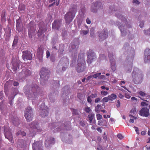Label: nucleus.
Instances as JSON below:
<instances>
[{"label": "nucleus", "mask_w": 150, "mask_h": 150, "mask_svg": "<svg viewBox=\"0 0 150 150\" xmlns=\"http://www.w3.org/2000/svg\"><path fill=\"white\" fill-rule=\"evenodd\" d=\"M136 110L135 108H133L131 110L130 113L131 115H134L136 113Z\"/></svg>", "instance_id": "obj_36"}, {"label": "nucleus", "mask_w": 150, "mask_h": 150, "mask_svg": "<svg viewBox=\"0 0 150 150\" xmlns=\"http://www.w3.org/2000/svg\"><path fill=\"white\" fill-rule=\"evenodd\" d=\"M22 57L24 60L25 59L31 60L32 59V55L30 52L23 51Z\"/></svg>", "instance_id": "obj_15"}, {"label": "nucleus", "mask_w": 150, "mask_h": 150, "mask_svg": "<svg viewBox=\"0 0 150 150\" xmlns=\"http://www.w3.org/2000/svg\"><path fill=\"white\" fill-rule=\"evenodd\" d=\"M100 100V99L99 98H96L94 101L95 103H98L99 102Z\"/></svg>", "instance_id": "obj_53"}, {"label": "nucleus", "mask_w": 150, "mask_h": 150, "mask_svg": "<svg viewBox=\"0 0 150 150\" xmlns=\"http://www.w3.org/2000/svg\"><path fill=\"white\" fill-rule=\"evenodd\" d=\"M72 112L73 114L75 115H77L78 114L77 110L75 109H73Z\"/></svg>", "instance_id": "obj_44"}, {"label": "nucleus", "mask_w": 150, "mask_h": 150, "mask_svg": "<svg viewBox=\"0 0 150 150\" xmlns=\"http://www.w3.org/2000/svg\"><path fill=\"white\" fill-rule=\"evenodd\" d=\"M62 20L57 19L54 20L52 23V28L53 29H58L61 25Z\"/></svg>", "instance_id": "obj_16"}, {"label": "nucleus", "mask_w": 150, "mask_h": 150, "mask_svg": "<svg viewBox=\"0 0 150 150\" xmlns=\"http://www.w3.org/2000/svg\"><path fill=\"white\" fill-rule=\"evenodd\" d=\"M96 117H97V119L98 120H100L102 118V116L101 115H100V114H97L96 115Z\"/></svg>", "instance_id": "obj_45"}, {"label": "nucleus", "mask_w": 150, "mask_h": 150, "mask_svg": "<svg viewBox=\"0 0 150 150\" xmlns=\"http://www.w3.org/2000/svg\"><path fill=\"white\" fill-rule=\"evenodd\" d=\"M3 94V91H1L0 93V98L2 100L3 98L2 96Z\"/></svg>", "instance_id": "obj_57"}, {"label": "nucleus", "mask_w": 150, "mask_h": 150, "mask_svg": "<svg viewBox=\"0 0 150 150\" xmlns=\"http://www.w3.org/2000/svg\"><path fill=\"white\" fill-rule=\"evenodd\" d=\"M18 68V64L16 62L13 63V71L15 72Z\"/></svg>", "instance_id": "obj_29"}, {"label": "nucleus", "mask_w": 150, "mask_h": 150, "mask_svg": "<svg viewBox=\"0 0 150 150\" xmlns=\"http://www.w3.org/2000/svg\"><path fill=\"white\" fill-rule=\"evenodd\" d=\"M18 38H15L13 43L12 46L13 47H15L16 46L18 42Z\"/></svg>", "instance_id": "obj_35"}, {"label": "nucleus", "mask_w": 150, "mask_h": 150, "mask_svg": "<svg viewBox=\"0 0 150 150\" xmlns=\"http://www.w3.org/2000/svg\"><path fill=\"white\" fill-rule=\"evenodd\" d=\"M46 57L47 58H48L50 56V52L48 50H47L46 51Z\"/></svg>", "instance_id": "obj_54"}, {"label": "nucleus", "mask_w": 150, "mask_h": 150, "mask_svg": "<svg viewBox=\"0 0 150 150\" xmlns=\"http://www.w3.org/2000/svg\"><path fill=\"white\" fill-rule=\"evenodd\" d=\"M94 116L95 115L92 113L88 115V117L90 123L92 122Z\"/></svg>", "instance_id": "obj_28"}, {"label": "nucleus", "mask_w": 150, "mask_h": 150, "mask_svg": "<svg viewBox=\"0 0 150 150\" xmlns=\"http://www.w3.org/2000/svg\"><path fill=\"white\" fill-rule=\"evenodd\" d=\"M101 94L104 96H106L108 94V92L107 91H102L100 92Z\"/></svg>", "instance_id": "obj_39"}, {"label": "nucleus", "mask_w": 150, "mask_h": 150, "mask_svg": "<svg viewBox=\"0 0 150 150\" xmlns=\"http://www.w3.org/2000/svg\"><path fill=\"white\" fill-rule=\"evenodd\" d=\"M21 73H24L25 74V76H27L30 75L31 74V72L29 70L26 69L25 70H23L22 71Z\"/></svg>", "instance_id": "obj_26"}, {"label": "nucleus", "mask_w": 150, "mask_h": 150, "mask_svg": "<svg viewBox=\"0 0 150 150\" xmlns=\"http://www.w3.org/2000/svg\"><path fill=\"white\" fill-rule=\"evenodd\" d=\"M77 6L76 5H73L69 9V11L65 15L64 18L66 23L69 25L75 16V13L77 11Z\"/></svg>", "instance_id": "obj_3"}, {"label": "nucleus", "mask_w": 150, "mask_h": 150, "mask_svg": "<svg viewBox=\"0 0 150 150\" xmlns=\"http://www.w3.org/2000/svg\"><path fill=\"white\" fill-rule=\"evenodd\" d=\"M98 96L97 93H92L90 96H88L87 98V100L88 102L91 103L92 101V98H96Z\"/></svg>", "instance_id": "obj_24"}, {"label": "nucleus", "mask_w": 150, "mask_h": 150, "mask_svg": "<svg viewBox=\"0 0 150 150\" xmlns=\"http://www.w3.org/2000/svg\"><path fill=\"white\" fill-rule=\"evenodd\" d=\"M109 100L112 101L116 99L117 98V96L115 94L112 93L108 96Z\"/></svg>", "instance_id": "obj_27"}, {"label": "nucleus", "mask_w": 150, "mask_h": 150, "mask_svg": "<svg viewBox=\"0 0 150 150\" xmlns=\"http://www.w3.org/2000/svg\"><path fill=\"white\" fill-rule=\"evenodd\" d=\"M50 72L46 68L43 67L41 69L40 72V82L41 84L43 85L48 80L50 76Z\"/></svg>", "instance_id": "obj_5"}, {"label": "nucleus", "mask_w": 150, "mask_h": 150, "mask_svg": "<svg viewBox=\"0 0 150 150\" xmlns=\"http://www.w3.org/2000/svg\"><path fill=\"white\" fill-rule=\"evenodd\" d=\"M84 110L86 113H89L91 110V109L89 107H87L85 108Z\"/></svg>", "instance_id": "obj_40"}, {"label": "nucleus", "mask_w": 150, "mask_h": 150, "mask_svg": "<svg viewBox=\"0 0 150 150\" xmlns=\"http://www.w3.org/2000/svg\"><path fill=\"white\" fill-rule=\"evenodd\" d=\"M49 109L47 106L44 105V104H42L40 110V115L42 117H45L48 115Z\"/></svg>", "instance_id": "obj_9"}, {"label": "nucleus", "mask_w": 150, "mask_h": 150, "mask_svg": "<svg viewBox=\"0 0 150 150\" xmlns=\"http://www.w3.org/2000/svg\"><path fill=\"white\" fill-rule=\"evenodd\" d=\"M89 32V30H81L80 31V33L81 34H83L84 35H86Z\"/></svg>", "instance_id": "obj_37"}, {"label": "nucleus", "mask_w": 150, "mask_h": 150, "mask_svg": "<svg viewBox=\"0 0 150 150\" xmlns=\"http://www.w3.org/2000/svg\"><path fill=\"white\" fill-rule=\"evenodd\" d=\"M103 5L102 3L99 2L97 1L93 2L91 6V10L93 12H96L98 9H102Z\"/></svg>", "instance_id": "obj_10"}, {"label": "nucleus", "mask_w": 150, "mask_h": 150, "mask_svg": "<svg viewBox=\"0 0 150 150\" xmlns=\"http://www.w3.org/2000/svg\"><path fill=\"white\" fill-rule=\"evenodd\" d=\"M129 116L130 117V119L129 120V122L130 123H134V119H137V117L134 116L132 115H129Z\"/></svg>", "instance_id": "obj_31"}, {"label": "nucleus", "mask_w": 150, "mask_h": 150, "mask_svg": "<svg viewBox=\"0 0 150 150\" xmlns=\"http://www.w3.org/2000/svg\"><path fill=\"white\" fill-rule=\"evenodd\" d=\"M150 29H149L147 30H144V33L146 34H148V33L149 34V35H150Z\"/></svg>", "instance_id": "obj_49"}, {"label": "nucleus", "mask_w": 150, "mask_h": 150, "mask_svg": "<svg viewBox=\"0 0 150 150\" xmlns=\"http://www.w3.org/2000/svg\"><path fill=\"white\" fill-rule=\"evenodd\" d=\"M25 9V6L24 5H21L19 7V9L21 11Z\"/></svg>", "instance_id": "obj_38"}, {"label": "nucleus", "mask_w": 150, "mask_h": 150, "mask_svg": "<svg viewBox=\"0 0 150 150\" xmlns=\"http://www.w3.org/2000/svg\"><path fill=\"white\" fill-rule=\"evenodd\" d=\"M33 116V110L30 107H27L25 110L24 116L28 122H30L32 120Z\"/></svg>", "instance_id": "obj_7"}, {"label": "nucleus", "mask_w": 150, "mask_h": 150, "mask_svg": "<svg viewBox=\"0 0 150 150\" xmlns=\"http://www.w3.org/2000/svg\"><path fill=\"white\" fill-rule=\"evenodd\" d=\"M95 54V53L91 49L89 50L87 54L88 59L87 61L88 64H91L96 59V58Z\"/></svg>", "instance_id": "obj_8"}, {"label": "nucleus", "mask_w": 150, "mask_h": 150, "mask_svg": "<svg viewBox=\"0 0 150 150\" xmlns=\"http://www.w3.org/2000/svg\"><path fill=\"white\" fill-rule=\"evenodd\" d=\"M43 24L44 23L41 22L39 24V29L38 30V33L40 35H42V34L44 33L47 30V29L45 28Z\"/></svg>", "instance_id": "obj_19"}, {"label": "nucleus", "mask_w": 150, "mask_h": 150, "mask_svg": "<svg viewBox=\"0 0 150 150\" xmlns=\"http://www.w3.org/2000/svg\"><path fill=\"white\" fill-rule=\"evenodd\" d=\"M52 125H54L55 126H57V125H60H60H61V123L60 122H55L54 123H53Z\"/></svg>", "instance_id": "obj_56"}, {"label": "nucleus", "mask_w": 150, "mask_h": 150, "mask_svg": "<svg viewBox=\"0 0 150 150\" xmlns=\"http://www.w3.org/2000/svg\"><path fill=\"white\" fill-rule=\"evenodd\" d=\"M119 28L120 30V31H121L122 34L123 35V33H124V26H119Z\"/></svg>", "instance_id": "obj_43"}, {"label": "nucleus", "mask_w": 150, "mask_h": 150, "mask_svg": "<svg viewBox=\"0 0 150 150\" xmlns=\"http://www.w3.org/2000/svg\"><path fill=\"white\" fill-rule=\"evenodd\" d=\"M101 107V105L99 104L97 105V106L95 107L96 112H99L100 111V108Z\"/></svg>", "instance_id": "obj_34"}, {"label": "nucleus", "mask_w": 150, "mask_h": 150, "mask_svg": "<svg viewBox=\"0 0 150 150\" xmlns=\"http://www.w3.org/2000/svg\"><path fill=\"white\" fill-rule=\"evenodd\" d=\"M81 56L79 55L77 60L78 64L76 67V70L78 72L80 73L83 72L86 68V64L83 55L81 58Z\"/></svg>", "instance_id": "obj_4"}, {"label": "nucleus", "mask_w": 150, "mask_h": 150, "mask_svg": "<svg viewBox=\"0 0 150 150\" xmlns=\"http://www.w3.org/2000/svg\"><path fill=\"white\" fill-rule=\"evenodd\" d=\"M113 56V55L111 54H109L108 57L110 60V62L111 63V68L112 70L113 71H115V62L113 61V58H112V57Z\"/></svg>", "instance_id": "obj_21"}, {"label": "nucleus", "mask_w": 150, "mask_h": 150, "mask_svg": "<svg viewBox=\"0 0 150 150\" xmlns=\"http://www.w3.org/2000/svg\"><path fill=\"white\" fill-rule=\"evenodd\" d=\"M101 88L103 89H106L107 91H108L109 90V88L108 87H106L104 86H101Z\"/></svg>", "instance_id": "obj_51"}, {"label": "nucleus", "mask_w": 150, "mask_h": 150, "mask_svg": "<svg viewBox=\"0 0 150 150\" xmlns=\"http://www.w3.org/2000/svg\"><path fill=\"white\" fill-rule=\"evenodd\" d=\"M117 137L120 139H123V137L121 134H119L117 135Z\"/></svg>", "instance_id": "obj_47"}, {"label": "nucleus", "mask_w": 150, "mask_h": 150, "mask_svg": "<svg viewBox=\"0 0 150 150\" xmlns=\"http://www.w3.org/2000/svg\"><path fill=\"white\" fill-rule=\"evenodd\" d=\"M132 80L136 84L141 83L143 80V75L142 72L137 68H134L132 74Z\"/></svg>", "instance_id": "obj_2"}, {"label": "nucleus", "mask_w": 150, "mask_h": 150, "mask_svg": "<svg viewBox=\"0 0 150 150\" xmlns=\"http://www.w3.org/2000/svg\"><path fill=\"white\" fill-rule=\"evenodd\" d=\"M131 100L132 101L135 100L136 101H137V99L136 98H135V97H132L131 98Z\"/></svg>", "instance_id": "obj_63"}, {"label": "nucleus", "mask_w": 150, "mask_h": 150, "mask_svg": "<svg viewBox=\"0 0 150 150\" xmlns=\"http://www.w3.org/2000/svg\"><path fill=\"white\" fill-rule=\"evenodd\" d=\"M54 143L55 141L54 138H47L45 142V146L47 147H49L50 146V144H54Z\"/></svg>", "instance_id": "obj_20"}, {"label": "nucleus", "mask_w": 150, "mask_h": 150, "mask_svg": "<svg viewBox=\"0 0 150 150\" xmlns=\"http://www.w3.org/2000/svg\"><path fill=\"white\" fill-rule=\"evenodd\" d=\"M71 123L69 122L68 123H65L64 124V127H65L64 129H67V127H69L70 126Z\"/></svg>", "instance_id": "obj_33"}, {"label": "nucleus", "mask_w": 150, "mask_h": 150, "mask_svg": "<svg viewBox=\"0 0 150 150\" xmlns=\"http://www.w3.org/2000/svg\"><path fill=\"white\" fill-rule=\"evenodd\" d=\"M134 128L136 132H137V134H139V133L138 132L139 131V130L138 128L137 127L135 126H134Z\"/></svg>", "instance_id": "obj_55"}, {"label": "nucleus", "mask_w": 150, "mask_h": 150, "mask_svg": "<svg viewBox=\"0 0 150 150\" xmlns=\"http://www.w3.org/2000/svg\"><path fill=\"white\" fill-rule=\"evenodd\" d=\"M37 53L38 54L42 56L43 53V50L41 48H39L37 50Z\"/></svg>", "instance_id": "obj_32"}, {"label": "nucleus", "mask_w": 150, "mask_h": 150, "mask_svg": "<svg viewBox=\"0 0 150 150\" xmlns=\"http://www.w3.org/2000/svg\"><path fill=\"white\" fill-rule=\"evenodd\" d=\"M109 100L108 97L104 98L102 99V101L103 102H107Z\"/></svg>", "instance_id": "obj_41"}, {"label": "nucleus", "mask_w": 150, "mask_h": 150, "mask_svg": "<svg viewBox=\"0 0 150 150\" xmlns=\"http://www.w3.org/2000/svg\"><path fill=\"white\" fill-rule=\"evenodd\" d=\"M24 92L26 95L29 98H32L34 99L38 95L39 91V88L36 84H33L30 88V90L27 86H25L24 87Z\"/></svg>", "instance_id": "obj_1"}, {"label": "nucleus", "mask_w": 150, "mask_h": 150, "mask_svg": "<svg viewBox=\"0 0 150 150\" xmlns=\"http://www.w3.org/2000/svg\"><path fill=\"white\" fill-rule=\"evenodd\" d=\"M19 24H20L19 23H18V21H17V20L16 23V30H18V31H19L18 29H19Z\"/></svg>", "instance_id": "obj_48"}, {"label": "nucleus", "mask_w": 150, "mask_h": 150, "mask_svg": "<svg viewBox=\"0 0 150 150\" xmlns=\"http://www.w3.org/2000/svg\"><path fill=\"white\" fill-rule=\"evenodd\" d=\"M42 143L39 142H34L32 145L33 150H43L41 148Z\"/></svg>", "instance_id": "obj_18"}, {"label": "nucleus", "mask_w": 150, "mask_h": 150, "mask_svg": "<svg viewBox=\"0 0 150 150\" xmlns=\"http://www.w3.org/2000/svg\"><path fill=\"white\" fill-rule=\"evenodd\" d=\"M13 122L15 125H18V119H16V120H14Z\"/></svg>", "instance_id": "obj_46"}, {"label": "nucleus", "mask_w": 150, "mask_h": 150, "mask_svg": "<svg viewBox=\"0 0 150 150\" xmlns=\"http://www.w3.org/2000/svg\"><path fill=\"white\" fill-rule=\"evenodd\" d=\"M25 144V141L23 139H19L18 140V147L23 148Z\"/></svg>", "instance_id": "obj_25"}, {"label": "nucleus", "mask_w": 150, "mask_h": 150, "mask_svg": "<svg viewBox=\"0 0 150 150\" xmlns=\"http://www.w3.org/2000/svg\"><path fill=\"white\" fill-rule=\"evenodd\" d=\"M105 132L104 133V136H103V139L105 141L107 140V137L106 135H105Z\"/></svg>", "instance_id": "obj_61"}, {"label": "nucleus", "mask_w": 150, "mask_h": 150, "mask_svg": "<svg viewBox=\"0 0 150 150\" xmlns=\"http://www.w3.org/2000/svg\"><path fill=\"white\" fill-rule=\"evenodd\" d=\"M11 96L8 98L9 100V103L11 105H12L13 103L12 100H13L15 96L18 93V91L17 88H12L11 90Z\"/></svg>", "instance_id": "obj_12"}, {"label": "nucleus", "mask_w": 150, "mask_h": 150, "mask_svg": "<svg viewBox=\"0 0 150 150\" xmlns=\"http://www.w3.org/2000/svg\"><path fill=\"white\" fill-rule=\"evenodd\" d=\"M144 61L145 62L147 60H150V49H146L144 52Z\"/></svg>", "instance_id": "obj_22"}, {"label": "nucleus", "mask_w": 150, "mask_h": 150, "mask_svg": "<svg viewBox=\"0 0 150 150\" xmlns=\"http://www.w3.org/2000/svg\"><path fill=\"white\" fill-rule=\"evenodd\" d=\"M101 74V73H97L94 74V75H92L93 78H96L97 77H98L99 76H100Z\"/></svg>", "instance_id": "obj_42"}, {"label": "nucleus", "mask_w": 150, "mask_h": 150, "mask_svg": "<svg viewBox=\"0 0 150 150\" xmlns=\"http://www.w3.org/2000/svg\"><path fill=\"white\" fill-rule=\"evenodd\" d=\"M29 126L30 130L34 134L37 132L41 131V129L39 126V124L37 121H35L32 122Z\"/></svg>", "instance_id": "obj_6"}, {"label": "nucleus", "mask_w": 150, "mask_h": 150, "mask_svg": "<svg viewBox=\"0 0 150 150\" xmlns=\"http://www.w3.org/2000/svg\"><path fill=\"white\" fill-rule=\"evenodd\" d=\"M141 104L142 106H147L148 105V104H147L145 102H142L141 103Z\"/></svg>", "instance_id": "obj_50"}, {"label": "nucleus", "mask_w": 150, "mask_h": 150, "mask_svg": "<svg viewBox=\"0 0 150 150\" xmlns=\"http://www.w3.org/2000/svg\"><path fill=\"white\" fill-rule=\"evenodd\" d=\"M144 24V23L143 22H142L140 23V24L139 25V26L141 28H142L143 27Z\"/></svg>", "instance_id": "obj_64"}, {"label": "nucleus", "mask_w": 150, "mask_h": 150, "mask_svg": "<svg viewBox=\"0 0 150 150\" xmlns=\"http://www.w3.org/2000/svg\"><path fill=\"white\" fill-rule=\"evenodd\" d=\"M116 16L118 18H120L123 21H126V19L124 17L121 15L119 13L116 14Z\"/></svg>", "instance_id": "obj_30"}, {"label": "nucleus", "mask_w": 150, "mask_h": 150, "mask_svg": "<svg viewBox=\"0 0 150 150\" xmlns=\"http://www.w3.org/2000/svg\"><path fill=\"white\" fill-rule=\"evenodd\" d=\"M86 22L87 24H90L91 23V21L90 20L89 18H87L86 19Z\"/></svg>", "instance_id": "obj_58"}, {"label": "nucleus", "mask_w": 150, "mask_h": 150, "mask_svg": "<svg viewBox=\"0 0 150 150\" xmlns=\"http://www.w3.org/2000/svg\"><path fill=\"white\" fill-rule=\"evenodd\" d=\"M4 129L5 131V137L12 142L13 137L10 129L8 127H4Z\"/></svg>", "instance_id": "obj_11"}, {"label": "nucleus", "mask_w": 150, "mask_h": 150, "mask_svg": "<svg viewBox=\"0 0 150 150\" xmlns=\"http://www.w3.org/2000/svg\"><path fill=\"white\" fill-rule=\"evenodd\" d=\"M93 77L92 75H91L88 76L86 78V80L88 81L89 80L93 79Z\"/></svg>", "instance_id": "obj_52"}, {"label": "nucleus", "mask_w": 150, "mask_h": 150, "mask_svg": "<svg viewBox=\"0 0 150 150\" xmlns=\"http://www.w3.org/2000/svg\"><path fill=\"white\" fill-rule=\"evenodd\" d=\"M139 114L142 116L148 117L150 115L149 110L146 108H142L140 110Z\"/></svg>", "instance_id": "obj_13"}, {"label": "nucleus", "mask_w": 150, "mask_h": 150, "mask_svg": "<svg viewBox=\"0 0 150 150\" xmlns=\"http://www.w3.org/2000/svg\"><path fill=\"white\" fill-rule=\"evenodd\" d=\"M59 62L61 63H62L64 64L65 67H63L62 68V70L64 71L66 69V68L67 67V66L69 64V61L68 59L66 57H63L62 58L60 59Z\"/></svg>", "instance_id": "obj_17"}, {"label": "nucleus", "mask_w": 150, "mask_h": 150, "mask_svg": "<svg viewBox=\"0 0 150 150\" xmlns=\"http://www.w3.org/2000/svg\"><path fill=\"white\" fill-rule=\"evenodd\" d=\"M138 93L139 94V95L143 97H144V98H142L140 97H139L141 98V99L146 101H147L146 100H145V99H148L150 97V96L149 95L146 94L144 92L142 91H140L139 92H138Z\"/></svg>", "instance_id": "obj_23"}, {"label": "nucleus", "mask_w": 150, "mask_h": 150, "mask_svg": "<svg viewBox=\"0 0 150 150\" xmlns=\"http://www.w3.org/2000/svg\"><path fill=\"white\" fill-rule=\"evenodd\" d=\"M13 85L14 86H17L18 85L19 83L18 82L15 81L14 82Z\"/></svg>", "instance_id": "obj_62"}, {"label": "nucleus", "mask_w": 150, "mask_h": 150, "mask_svg": "<svg viewBox=\"0 0 150 150\" xmlns=\"http://www.w3.org/2000/svg\"><path fill=\"white\" fill-rule=\"evenodd\" d=\"M108 36V30L106 29H104L103 31L99 33V40H103L107 37Z\"/></svg>", "instance_id": "obj_14"}, {"label": "nucleus", "mask_w": 150, "mask_h": 150, "mask_svg": "<svg viewBox=\"0 0 150 150\" xmlns=\"http://www.w3.org/2000/svg\"><path fill=\"white\" fill-rule=\"evenodd\" d=\"M21 135L23 136H25L26 135V133L24 132L21 131Z\"/></svg>", "instance_id": "obj_60"}, {"label": "nucleus", "mask_w": 150, "mask_h": 150, "mask_svg": "<svg viewBox=\"0 0 150 150\" xmlns=\"http://www.w3.org/2000/svg\"><path fill=\"white\" fill-rule=\"evenodd\" d=\"M133 3L137 4H139L140 2L138 0H133Z\"/></svg>", "instance_id": "obj_59"}]
</instances>
